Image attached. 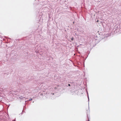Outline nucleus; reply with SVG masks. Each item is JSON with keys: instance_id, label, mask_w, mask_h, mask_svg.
Listing matches in <instances>:
<instances>
[{"instance_id": "f257e3e1", "label": "nucleus", "mask_w": 121, "mask_h": 121, "mask_svg": "<svg viewBox=\"0 0 121 121\" xmlns=\"http://www.w3.org/2000/svg\"><path fill=\"white\" fill-rule=\"evenodd\" d=\"M39 94L40 95H43L45 96H46V94L45 93H44V92H43L42 93H40Z\"/></svg>"}, {"instance_id": "f03ea898", "label": "nucleus", "mask_w": 121, "mask_h": 121, "mask_svg": "<svg viewBox=\"0 0 121 121\" xmlns=\"http://www.w3.org/2000/svg\"><path fill=\"white\" fill-rule=\"evenodd\" d=\"M24 108H26V107L25 106H24L23 107V110L22 111V112L21 113V114L22 115V114H23V113L24 112H25L23 110V109H24Z\"/></svg>"}, {"instance_id": "7ed1b4c3", "label": "nucleus", "mask_w": 121, "mask_h": 121, "mask_svg": "<svg viewBox=\"0 0 121 121\" xmlns=\"http://www.w3.org/2000/svg\"><path fill=\"white\" fill-rule=\"evenodd\" d=\"M87 96L88 97V104H89V98L88 94V93L87 91Z\"/></svg>"}, {"instance_id": "20e7f679", "label": "nucleus", "mask_w": 121, "mask_h": 121, "mask_svg": "<svg viewBox=\"0 0 121 121\" xmlns=\"http://www.w3.org/2000/svg\"><path fill=\"white\" fill-rule=\"evenodd\" d=\"M74 39L73 37H72V38L71 39V41H72Z\"/></svg>"}, {"instance_id": "39448f33", "label": "nucleus", "mask_w": 121, "mask_h": 121, "mask_svg": "<svg viewBox=\"0 0 121 121\" xmlns=\"http://www.w3.org/2000/svg\"><path fill=\"white\" fill-rule=\"evenodd\" d=\"M23 97H19V98H20L21 99H23Z\"/></svg>"}, {"instance_id": "423d86ee", "label": "nucleus", "mask_w": 121, "mask_h": 121, "mask_svg": "<svg viewBox=\"0 0 121 121\" xmlns=\"http://www.w3.org/2000/svg\"><path fill=\"white\" fill-rule=\"evenodd\" d=\"M32 100V98L30 99H29L28 100V101H30L31 100Z\"/></svg>"}, {"instance_id": "0eeeda50", "label": "nucleus", "mask_w": 121, "mask_h": 121, "mask_svg": "<svg viewBox=\"0 0 121 121\" xmlns=\"http://www.w3.org/2000/svg\"><path fill=\"white\" fill-rule=\"evenodd\" d=\"M68 86H70V84H68Z\"/></svg>"}, {"instance_id": "6e6552de", "label": "nucleus", "mask_w": 121, "mask_h": 121, "mask_svg": "<svg viewBox=\"0 0 121 121\" xmlns=\"http://www.w3.org/2000/svg\"><path fill=\"white\" fill-rule=\"evenodd\" d=\"M46 94H47V95H49V94H48H48H47V92H46Z\"/></svg>"}, {"instance_id": "1a4fd4ad", "label": "nucleus", "mask_w": 121, "mask_h": 121, "mask_svg": "<svg viewBox=\"0 0 121 121\" xmlns=\"http://www.w3.org/2000/svg\"><path fill=\"white\" fill-rule=\"evenodd\" d=\"M87 117H88V119H89L88 117V115L87 114ZM88 120H89V119H88ZM88 121H89V120H88Z\"/></svg>"}, {"instance_id": "9d476101", "label": "nucleus", "mask_w": 121, "mask_h": 121, "mask_svg": "<svg viewBox=\"0 0 121 121\" xmlns=\"http://www.w3.org/2000/svg\"><path fill=\"white\" fill-rule=\"evenodd\" d=\"M52 94H53V95H54V93H53Z\"/></svg>"}, {"instance_id": "9b49d317", "label": "nucleus", "mask_w": 121, "mask_h": 121, "mask_svg": "<svg viewBox=\"0 0 121 121\" xmlns=\"http://www.w3.org/2000/svg\"><path fill=\"white\" fill-rule=\"evenodd\" d=\"M26 101H25V102L26 103Z\"/></svg>"}, {"instance_id": "f8f14e48", "label": "nucleus", "mask_w": 121, "mask_h": 121, "mask_svg": "<svg viewBox=\"0 0 121 121\" xmlns=\"http://www.w3.org/2000/svg\"><path fill=\"white\" fill-rule=\"evenodd\" d=\"M51 95H52V93H51Z\"/></svg>"}]
</instances>
